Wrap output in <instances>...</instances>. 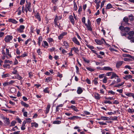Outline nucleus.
Returning <instances> with one entry per match:
<instances>
[{
  "mask_svg": "<svg viewBox=\"0 0 134 134\" xmlns=\"http://www.w3.org/2000/svg\"><path fill=\"white\" fill-rule=\"evenodd\" d=\"M9 74H6L3 75H2V77L3 78H5L8 77L9 76Z\"/></svg>",
  "mask_w": 134,
  "mask_h": 134,
  "instance_id": "nucleus-48",
  "label": "nucleus"
},
{
  "mask_svg": "<svg viewBox=\"0 0 134 134\" xmlns=\"http://www.w3.org/2000/svg\"><path fill=\"white\" fill-rule=\"evenodd\" d=\"M132 78V76L130 75H126L125 77H123V78L126 80H127L129 79H131Z\"/></svg>",
  "mask_w": 134,
  "mask_h": 134,
  "instance_id": "nucleus-16",
  "label": "nucleus"
},
{
  "mask_svg": "<svg viewBox=\"0 0 134 134\" xmlns=\"http://www.w3.org/2000/svg\"><path fill=\"white\" fill-rule=\"evenodd\" d=\"M52 80V77H49L47 78L46 79V82H50Z\"/></svg>",
  "mask_w": 134,
  "mask_h": 134,
  "instance_id": "nucleus-25",
  "label": "nucleus"
},
{
  "mask_svg": "<svg viewBox=\"0 0 134 134\" xmlns=\"http://www.w3.org/2000/svg\"><path fill=\"white\" fill-rule=\"evenodd\" d=\"M98 78H95L94 80L93 81V83L95 85H97L98 83Z\"/></svg>",
  "mask_w": 134,
  "mask_h": 134,
  "instance_id": "nucleus-31",
  "label": "nucleus"
},
{
  "mask_svg": "<svg viewBox=\"0 0 134 134\" xmlns=\"http://www.w3.org/2000/svg\"><path fill=\"white\" fill-rule=\"evenodd\" d=\"M70 21L72 24L74 25L75 24L74 20L73 17H69Z\"/></svg>",
  "mask_w": 134,
  "mask_h": 134,
  "instance_id": "nucleus-32",
  "label": "nucleus"
},
{
  "mask_svg": "<svg viewBox=\"0 0 134 134\" xmlns=\"http://www.w3.org/2000/svg\"><path fill=\"white\" fill-rule=\"evenodd\" d=\"M113 8V6L112 5H111V4L110 3H109L107 5V6L106 7V8H105L106 11V10H107L108 9H109L111 8Z\"/></svg>",
  "mask_w": 134,
  "mask_h": 134,
  "instance_id": "nucleus-19",
  "label": "nucleus"
},
{
  "mask_svg": "<svg viewBox=\"0 0 134 134\" xmlns=\"http://www.w3.org/2000/svg\"><path fill=\"white\" fill-rule=\"evenodd\" d=\"M71 51H74L76 53H77L79 52V50L77 48L74 47L71 48Z\"/></svg>",
  "mask_w": 134,
  "mask_h": 134,
  "instance_id": "nucleus-20",
  "label": "nucleus"
},
{
  "mask_svg": "<svg viewBox=\"0 0 134 134\" xmlns=\"http://www.w3.org/2000/svg\"><path fill=\"white\" fill-rule=\"evenodd\" d=\"M83 92L82 89L80 87H78L77 90V92L78 94H81Z\"/></svg>",
  "mask_w": 134,
  "mask_h": 134,
  "instance_id": "nucleus-11",
  "label": "nucleus"
},
{
  "mask_svg": "<svg viewBox=\"0 0 134 134\" xmlns=\"http://www.w3.org/2000/svg\"><path fill=\"white\" fill-rule=\"evenodd\" d=\"M31 124L32 125V126H34L35 127H37L38 126V124L37 123H36V122L32 123H31Z\"/></svg>",
  "mask_w": 134,
  "mask_h": 134,
  "instance_id": "nucleus-34",
  "label": "nucleus"
},
{
  "mask_svg": "<svg viewBox=\"0 0 134 134\" xmlns=\"http://www.w3.org/2000/svg\"><path fill=\"white\" fill-rule=\"evenodd\" d=\"M61 123V121L59 120H55L53 122L54 124H59Z\"/></svg>",
  "mask_w": 134,
  "mask_h": 134,
  "instance_id": "nucleus-30",
  "label": "nucleus"
},
{
  "mask_svg": "<svg viewBox=\"0 0 134 134\" xmlns=\"http://www.w3.org/2000/svg\"><path fill=\"white\" fill-rule=\"evenodd\" d=\"M105 2V1H103L101 3L100 5V8H102L104 6V3Z\"/></svg>",
  "mask_w": 134,
  "mask_h": 134,
  "instance_id": "nucleus-51",
  "label": "nucleus"
},
{
  "mask_svg": "<svg viewBox=\"0 0 134 134\" xmlns=\"http://www.w3.org/2000/svg\"><path fill=\"white\" fill-rule=\"evenodd\" d=\"M13 38V36L11 35H8L5 37L4 40L6 42H8Z\"/></svg>",
  "mask_w": 134,
  "mask_h": 134,
  "instance_id": "nucleus-4",
  "label": "nucleus"
},
{
  "mask_svg": "<svg viewBox=\"0 0 134 134\" xmlns=\"http://www.w3.org/2000/svg\"><path fill=\"white\" fill-rule=\"evenodd\" d=\"M64 45L63 46H64L66 48H68V43L66 41H64L63 42Z\"/></svg>",
  "mask_w": 134,
  "mask_h": 134,
  "instance_id": "nucleus-29",
  "label": "nucleus"
},
{
  "mask_svg": "<svg viewBox=\"0 0 134 134\" xmlns=\"http://www.w3.org/2000/svg\"><path fill=\"white\" fill-rule=\"evenodd\" d=\"M15 77L19 80H21L23 78L19 74H18Z\"/></svg>",
  "mask_w": 134,
  "mask_h": 134,
  "instance_id": "nucleus-27",
  "label": "nucleus"
},
{
  "mask_svg": "<svg viewBox=\"0 0 134 134\" xmlns=\"http://www.w3.org/2000/svg\"><path fill=\"white\" fill-rule=\"evenodd\" d=\"M74 9L75 10H76L77 9V5L76 3L75 2V1H74Z\"/></svg>",
  "mask_w": 134,
  "mask_h": 134,
  "instance_id": "nucleus-35",
  "label": "nucleus"
},
{
  "mask_svg": "<svg viewBox=\"0 0 134 134\" xmlns=\"http://www.w3.org/2000/svg\"><path fill=\"white\" fill-rule=\"evenodd\" d=\"M116 77H118L119 76L114 72H112V75L111 77V79H112L114 78H115Z\"/></svg>",
  "mask_w": 134,
  "mask_h": 134,
  "instance_id": "nucleus-15",
  "label": "nucleus"
},
{
  "mask_svg": "<svg viewBox=\"0 0 134 134\" xmlns=\"http://www.w3.org/2000/svg\"><path fill=\"white\" fill-rule=\"evenodd\" d=\"M107 79L106 77H105L102 80L103 82L104 83H106L107 82Z\"/></svg>",
  "mask_w": 134,
  "mask_h": 134,
  "instance_id": "nucleus-63",
  "label": "nucleus"
},
{
  "mask_svg": "<svg viewBox=\"0 0 134 134\" xmlns=\"http://www.w3.org/2000/svg\"><path fill=\"white\" fill-rule=\"evenodd\" d=\"M9 82H5L3 83V85L4 86H6L7 85H9Z\"/></svg>",
  "mask_w": 134,
  "mask_h": 134,
  "instance_id": "nucleus-61",
  "label": "nucleus"
},
{
  "mask_svg": "<svg viewBox=\"0 0 134 134\" xmlns=\"http://www.w3.org/2000/svg\"><path fill=\"white\" fill-rule=\"evenodd\" d=\"M25 0H21L20 2V4L21 5H23L25 2Z\"/></svg>",
  "mask_w": 134,
  "mask_h": 134,
  "instance_id": "nucleus-59",
  "label": "nucleus"
},
{
  "mask_svg": "<svg viewBox=\"0 0 134 134\" xmlns=\"http://www.w3.org/2000/svg\"><path fill=\"white\" fill-rule=\"evenodd\" d=\"M26 2H27V5L26 6V8L30 12H31V10L30 9V7L31 5V3L29 2L28 3V4L27 5V1H26Z\"/></svg>",
  "mask_w": 134,
  "mask_h": 134,
  "instance_id": "nucleus-23",
  "label": "nucleus"
},
{
  "mask_svg": "<svg viewBox=\"0 0 134 134\" xmlns=\"http://www.w3.org/2000/svg\"><path fill=\"white\" fill-rule=\"evenodd\" d=\"M8 21L9 22H11L15 24H16L17 23V22L15 20L11 18L9 19Z\"/></svg>",
  "mask_w": 134,
  "mask_h": 134,
  "instance_id": "nucleus-21",
  "label": "nucleus"
},
{
  "mask_svg": "<svg viewBox=\"0 0 134 134\" xmlns=\"http://www.w3.org/2000/svg\"><path fill=\"white\" fill-rule=\"evenodd\" d=\"M125 28V27H124L122 26H120L119 27V29L121 30V32L124 31Z\"/></svg>",
  "mask_w": 134,
  "mask_h": 134,
  "instance_id": "nucleus-36",
  "label": "nucleus"
},
{
  "mask_svg": "<svg viewBox=\"0 0 134 134\" xmlns=\"http://www.w3.org/2000/svg\"><path fill=\"white\" fill-rule=\"evenodd\" d=\"M104 104L108 103L109 104H112V102L111 101H110L109 100H108V101H107L106 100H105L104 102Z\"/></svg>",
  "mask_w": 134,
  "mask_h": 134,
  "instance_id": "nucleus-45",
  "label": "nucleus"
},
{
  "mask_svg": "<svg viewBox=\"0 0 134 134\" xmlns=\"http://www.w3.org/2000/svg\"><path fill=\"white\" fill-rule=\"evenodd\" d=\"M25 27L23 25H21L17 29V31L19 33H23L24 32V30Z\"/></svg>",
  "mask_w": 134,
  "mask_h": 134,
  "instance_id": "nucleus-3",
  "label": "nucleus"
},
{
  "mask_svg": "<svg viewBox=\"0 0 134 134\" xmlns=\"http://www.w3.org/2000/svg\"><path fill=\"white\" fill-rule=\"evenodd\" d=\"M29 77L30 78H31L33 76V75L32 74V72H30L29 73Z\"/></svg>",
  "mask_w": 134,
  "mask_h": 134,
  "instance_id": "nucleus-54",
  "label": "nucleus"
},
{
  "mask_svg": "<svg viewBox=\"0 0 134 134\" xmlns=\"http://www.w3.org/2000/svg\"><path fill=\"white\" fill-rule=\"evenodd\" d=\"M13 70H14V71H13L12 72V73L13 74H16L17 71V70H16L15 68H14L13 69Z\"/></svg>",
  "mask_w": 134,
  "mask_h": 134,
  "instance_id": "nucleus-53",
  "label": "nucleus"
},
{
  "mask_svg": "<svg viewBox=\"0 0 134 134\" xmlns=\"http://www.w3.org/2000/svg\"><path fill=\"white\" fill-rule=\"evenodd\" d=\"M51 107V105L49 104H48L47 106V107L46 108L45 110V113L46 114H47L49 111L50 108Z\"/></svg>",
  "mask_w": 134,
  "mask_h": 134,
  "instance_id": "nucleus-9",
  "label": "nucleus"
},
{
  "mask_svg": "<svg viewBox=\"0 0 134 134\" xmlns=\"http://www.w3.org/2000/svg\"><path fill=\"white\" fill-rule=\"evenodd\" d=\"M37 53L38 55H40L42 54V53L41 51V49H38L37 51Z\"/></svg>",
  "mask_w": 134,
  "mask_h": 134,
  "instance_id": "nucleus-58",
  "label": "nucleus"
},
{
  "mask_svg": "<svg viewBox=\"0 0 134 134\" xmlns=\"http://www.w3.org/2000/svg\"><path fill=\"white\" fill-rule=\"evenodd\" d=\"M57 76L61 78L63 77L62 75V74H60L59 72H58Z\"/></svg>",
  "mask_w": 134,
  "mask_h": 134,
  "instance_id": "nucleus-60",
  "label": "nucleus"
},
{
  "mask_svg": "<svg viewBox=\"0 0 134 134\" xmlns=\"http://www.w3.org/2000/svg\"><path fill=\"white\" fill-rule=\"evenodd\" d=\"M6 53H5L6 55H7L9 56H10L11 55L10 54H9V50L7 48L6 49Z\"/></svg>",
  "mask_w": 134,
  "mask_h": 134,
  "instance_id": "nucleus-46",
  "label": "nucleus"
},
{
  "mask_svg": "<svg viewBox=\"0 0 134 134\" xmlns=\"http://www.w3.org/2000/svg\"><path fill=\"white\" fill-rule=\"evenodd\" d=\"M87 46L89 48L91 49H93L94 48V47L92 46H90L89 45H87Z\"/></svg>",
  "mask_w": 134,
  "mask_h": 134,
  "instance_id": "nucleus-55",
  "label": "nucleus"
},
{
  "mask_svg": "<svg viewBox=\"0 0 134 134\" xmlns=\"http://www.w3.org/2000/svg\"><path fill=\"white\" fill-rule=\"evenodd\" d=\"M124 61L126 62H130L131 61L130 59L126 58H124Z\"/></svg>",
  "mask_w": 134,
  "mask_h": 134,
  "instance_id": "nucleus-62",
  "label": "nucleus"
},
{
  "mask_svg": "<svg viewBox=\"0 0 134 134\" xmlns=\"http://www.w3.org/2000/svg\"><path fill=\"white\" fill-rule=\"evenodd\" d=\"M48 41L49 43L53 41V40L51 38H49Z\"/></svg>",
  "mask_w": 134,
  "mask_h": 134,
  "instance_id": "nucleus-64",
  "label": "nucleus"
},
{
  "mask_svg": "<svg viewBox=\"0 0 134 134\" xmlns=\"http://www.w3.org/2000/svg\"><path fill=\"white\" fill-rule=\"evenodd\" d=\"M21 103L23 106L26 107L27 108L29 107V105L28 104H27L23 101H21Z\"/></svg>",
  "mask_w": 134,
  "mask_h": 134,
  "instance_id": "nucleus-18",
  "label": "nucleus"
},
{
  "mask_svg": "<svg viewBox=\"0 0 134 134\" xmlns=\"http://www.w3.org/2000/svg\"><path fill=\"white\" fill-rule=\"evenodd\" d=\"M72 41L76 44L78 45H80V43L77 40V39L76 37H74L72 38Z\"/></svg>",
  "mask_w": 134,
  "mask_h": 134,
  "instance_id": "nucleus-8",
  "label": "nucleus"
},
{
  "mask_svg": "<svg viewBox=\"0 0 134 134\" xmlns=\"http://www.w3.org/2000/svg\"><path fill=\"white\" fill-rule=\"evenodd\" d=\"M61 19V17H59H59H55L54 19V22H59V20Z\"/></svg>",
  "mask_w": 134,
  "mask_h": 134,
  "instance_id": "nucleus-37",
  "label": "nucleus"
},
{
  "mask_svg": "<svg viewBox=\"0 0 134 134\" xmlns=\"http://www.w3.org/2000/svg\"><path fill=\"white\" fill-rule=\"evenodd\" d=\"M54 24L55 26V27L57 26L58 27L59 29H61L60 28L59 25H60V23H59V22H54Z\"/></svg>",
  "mask_w": 134,
  "mask_h": 134,
  "instance_id": "nucleus-28",
  "label": "nucleus"
},
{
  "mask_svg": "<svg viewBox=\"0 0 134 134\" xmlns=\"http://www.w3.org/2000/svg\"><path fill=\"white\" fill-rule=\"evenodd\" d=\"M16 123V122L15 121H13L11 123V125L10 126H14L15 124Z\"/></svg>",
  "mask_w": 134,
  "mask_h": 134,
  "instance_id": "nucleus-41",
  "label": "nucleus"
},
{
  "mask_svg": "<svg viewBox=\"0 0 134 134\" xmlns=\"http://www.w3.org/2000/svg\"><path fill=\"white\" fill-rule=\"evenodd\" d=\"M4 63H9L10 64H12L13 63V62L12 61H10L9 60H6L5 61Z\"/></svg>",
  "mask_w": 134,
  "mask_h": 134,
  "instance_id": "nucleus-49",
  "label": "nucleus"
},
{
  "mask_svg": "<svg viewBox=\"0 0 134 134\" xmlns=\"http://www.w3.org/2000/svg\"><path fill=\"white\" fill-rule=\"evenodd\" d=\"M134 93H126L125 94L127 96H128L129 97H132V96L133 95Z\"/></svg>",
  "mask_w": 134,
  "mask_h": 134,
  "instance_id": "nucleus-39",
  "label": "nucleus"
},
{
  "mask_svg": "<svg viewBox=\"0 0 134 134\" xmlns=\"http://www.w3.org/2000/svg\"><path fill=\"white\" fill-rule=\"evenodd\" d=\"M123 20L126 23L127 22L129 21V19L127 17H124L123 19Z\"/></svg>",
  "mask_w": 134,
  "mask_h": 134,
  "instance_id": "nucleus-52",
  "label": "nucleus"
},
{
  "mask_svg": "<svg viewBox=\"0 0 134 134\" xmlns=\"http://www.w3.org/2000/svg\"><path fill=\"white\" fill-rule=\"evenodd\" d=\"M121 36H125L127 34V32L125 31L121 32Z\"/></svg>",
  "mask_w": 134,
  "mask_h": 134,
  "instance_id": "nucleus-33",
  "label": "nucleus"
},
{
  "mask_svg": "<svg viewBox=\"0 0 134 134\" xmlns=\"http://www.w3.org/2000/svg\"><path fill=\"white\" fill-rule=\"evenodd\" d=\"M100 119L103 120H109L110 119L108 117L102 116L100 117Z\"/></svg>",
  "mask_w": 134,
  "mask_h": 134,
  "instance_id": "nucleus-12",
  "label": "nucleus"
},
{
  "mask_svg": "<svg viewBox=\"0 0 134 134\" xmlns=\"http://www.w3.org/2000/svg\"><path fill=\"white\" fill-rule=\"evenodd\" d=\"M69 14V12H65V13L64 14V16H69V17H73L72 15H68V14Z\"/></svg>",
  "mask_w": 134,
  "mask_h": 134,
  "instance_id": "nucleus-44",
  "label": "nucleus"
},
{
  "mask_svg": "<svg viewBox=\"0 0 134 134\" xmlns=\"http://www.w3.org/2000/svg\"><path fill=\"white\" fill-rule=\"evenodd\" d=\"M31 121V119L30 118H27L26 119L25 122L26 123H30Z\"/></svg>",
  "mask_w": 134,
  "mask_h": 134,
  "instance_id": "nucleus-43",
  "label": "nucleus"
},
{
  "mask_svg": "<svg viewBox=\"0 0 134 134\" xmlns=\"http://www.w3.org/2000/svg\"><path fill=\"white\" fill-rule=\"evenodd\" d=\"M109 49L111 51V52H117V51L116 49H114V48H112V47H110L109 48Z\"/></svg>",
  "mask_w": 134,
  "mask_h": 134,
  "instance_id": "nucleus-57",
  "label": "nucleus"
},
{
  "mask_svg": "<svg viewBox=\"0 0 134 134\" xmlns=\"http://www.w3.org/2000/svg\"><path fill=\"white\" fill-rule=\"evenodd\" d=\"M52 2L54 4H56V3L58 2V0H51Z\"/></svg>",
  "mask_w": 134,
  "mask_h": 134,
  "instance_id": "nucleus-56",
  "label": "nucleus"
},
{
  "mask_svg": "<svg viewBox=\"0 0 134 134\" xmlns=\"http://www.w3.org/2000/svg\"><path fill=\"white\" fill-rule=\"evenodd\" d=\"M96 42L98 44L101 45L104 43V42L106 44L109 45L108 44H107L106 42L105 41L104 39L102 38L101 40H95Z\"/></svg>",
  "mask_w": 134,
  "mask_h": 134,
  "instance_id": "nucleus-2",
  "label": "nucleus"
},
{
  "mask_svg": "<svg viewBox=\"0 0 134 134\" xmlns=\"http://www.w3.org/2000/svg\"><path fill=\"white\" fill-rule=\"evenodd\" d=\"M124 57H127L132 58V59L134 60V57L129 54H124L123 55Z\"/></svg>",
  "mask_w": 134,
  "mask_h": 134,
  "instance_id": "nucleus-14",
  "label": "nucleus"
},
{
  "mask_svg": "<svg viewBox=\"0 0 134 134\" xmlns=\"http://www.w3.org/2000/svg\"><path fill=\"white\" fill-rule=\"evenodd\" d=\"M44 91L45 93H49V91L48 90V87H47L45 88L44 90Z\"/></svg>",
  "mask_w": 134,
  "mask_h": 134,
  "instance_id": "nucleus-47",
  "label": "nucleus"
},
{
  "mask_svg": "<svg viewBox=\"0 0 134 134\" xmlns=\"http://www.w3.org/2000/svg\"><path fill=\"white\" fill-rule=\"evenodd\" d=\"M85 25L86 26L88 30L91 31L92 29L91 27V25H87V24H85Z\"/></svg>",
  "mask_w": 134,
  "mask_h": 134,
  "instance_id": "nucleus-22",
  "label": "nucleus"
},
{
  "mask_svg": "<svg viewBox=\"0 0 134 134\" xmlns=\"http://www.w3.org/2000/svg\"><path fill=\"white\" fill-rule=\"evenodd\" d=\"M67 34V33L66 32H63L61 34L60 36L58 37V38L59 40H61L62 39L63 36L64 35H66Z\"/></svg>",
  "mask_w": 134,
  "mask_h": 134,
  "instance_id": "nucleus-10",
  "label": "nucleus"
},
{
  "mask_svg": "<svg viewBox=\"0 0 134 134\" xmlns=\"http://www.w3.org/2000/svg\"><path fill=\"white\" fill-rule=\"evenodd\" d=\"M130 29V27H125L124 31L127 33L129 31Z\"/></svg>",
  "mask_w": 134,
  "mask_h": 134,
  "instance_id": "nucleus-38",
  "label": "nucleus"
},
{
  "mask_svg": "<svg viewBox=\"0 0 134 134\" xmlns=\"http://www.w3.org/2000/svg\"><path fill=\"white\" fill-rule=\"evenodd\" d=\"M128 34L129 36L127 38L131 40L130 41L131 43H134V38L133 35H134V32L133 31H131L127 33Z\"/></svg>",
  "mask_w": 134,
  "mask_h": 134,
  "instance_id": "nucleus-1",
  "label": "nucleus"
},
{
  "mask_svg": "<svg viewBox=\"0 0 134 134\" xmlns=\"http://www.w3.org/2000/svg\"><path fill=\"white\" fill-rule=\"evenodd\" d=\"M123 62L122 61L118 62L116 64V67L117 68H119L121 66Z\"/></svg>",
  "mask_w": 134,
  "mask_h": 134,
  "instance_id": "nucleus-5",
  "label": "nucleus"
},
{
  "mask_svg": "<svg viewBox=\"0 0 134 134\" xmlns=\"http://www.w3.org/2000/svg\"><path fill=\"white\" fill-rule=\"evenodd\" d=\"M31 39L30 38H29L27 39L26 41L25 42V44L26 45L27 44V43L29 42H31Z\"/></svg>",
  "mask_w": 134,
  "mask_h": 134,
  "instance_id": "nucleus-40",
  "label": "nucleus"
},
{
  "mask_svg": "<svg viewBox=\"0 0 134 134\" xmlns=\"http://www.w3.org/2000/svg\"><path fill=\"white\" fill-rule=\"evenodd\" d=\"M102 70H105L107 71H112L113 70L111 68L109 67L105 66L102 68L101 69Z\"/></svg>",
  "mask_w": 134,
  "mask_h": 134,
  "instance_id": "nucleus-7",
  "label": "nucleus"
},
{
  "mask_svg": "<svg viewBox=\"0 0 134 134\" xmlns=\"http://www.w3.org/2000/svg\"><path fill=\"white\" fill-rule=\"evenodd\" d=\"M44 44H42V46L44 48H47L48 46V43L46 41H43Z\"/></svg>",
  "mask_w": 134,
  "mask_h": 134,
  "instance_id": "nucleus-17",
  "label": "nucleus"
},
{
  "mask_svg": "<svg viewBox=\"0 0 134 134\" xmlns=\"http://www.w3.org/2000/svg\"><path fill=\"white\" fill-rule=\"evenodd\" d=\"M42 40V38L41 36H40L38 38V43L39 46H40L41 42Z\"/></svg>",
  "mask_w": 134,
  "mask_h": 134,
  "instance_id": "nucleus-26",
  "label": "nucleus"
},
{
  "mask_svg": "<svg viewBox=\"0 0 134 134\" xmlns=\"http://www.w3.org/2000/svg\"><path fill=\"white\" fill-rule=\"evenodd\" d=\"M98 123L100 125H107L106 123H104L103 122H98Z\"/></svg>",
  "mask_w": 134,
  "mask_h": 134,
  "instance_id": "nucleus-50",
  "label": "nucleus"
},
{
  "mask_svg": "<svg viewBox=\"0 0 134 134\" xmlns=\"http://www.w3.org/2000/svg\"><path fill=\"white\" fill-rule=\"evenodd\" d=\"M86 69L88 70L91 72H92L94 71V69L90 67H86Z\"/></svg>",
  "mask_w": 134,
  "mask_h": 134,
  "instance_id": "nucleus-42",
  "label": "nucleus"
},
{
  "mask_svg": "<svg viewBox=\"0 0 134 134\" xmlns=\"http://www.w3.org/2000/svg\"><path fill=\"white\" fill-rule=\"evenodd\" d=\"M99 96V95L98 93H97L94 95V97L96 99L99 100L101 98V97Z\"/></svg>",
  "mask_w": 134,
  "mask_h": 134,
  "instance_id": "nucleus-24",
  "label": "nucleus"
},
{
  "mask_svg": "<svg viewBox=\"0 0 134 134\" xmlns=\"http://www.w3.org/2000/svg\"><path fill=\"white\" fill-rule=\"evenodd\" d=\"M68 108H69L72 109L73 110H74V111H75L76 112H78L79 111V110L77 109V107H76L75 106L72 105L70 107H68Z\"/></svg>",
  "mask_w": 134,
  "mask_h": 134,
  "instance_id": "nucleus-6",
  "label": "nucleus"
},
{
  "mask_svg": "<svg viewBox=\"0 0 134 134\" xmlns=\"http://www.w3.org/2000/svg\"><path fill=\"white\" fill-rule=\"evenodd\" d=\"M6 120L4 121V123H5V125H8L10 123V121L9 120V119L7 118H5Z\"/></svg>",
  "mask_w": 134,
  "mask_h": 134,
  "instance_id": "nucleus-13",
  "label": "nucleus"
}]
</instances>
